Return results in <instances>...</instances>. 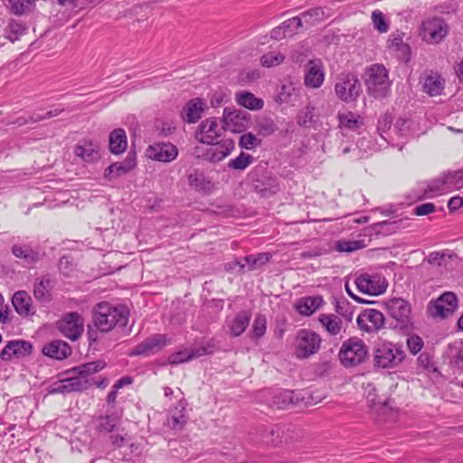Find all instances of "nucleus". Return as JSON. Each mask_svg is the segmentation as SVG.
<instances>
[{"mask_svg": "<svg viewBox=\"0 0 463 463\" xmlns=\"http://www.w3.org/2000/svg\"><path fill=\"white\" fill-rule=\"evenodd\" d=\"M128 312L123 307H114L108 302L97 305L93 321L100 332H109L117 325L125 326L128 322Z\"/></svg>", "mask_w": 463, "mask_h": 463, "instance_id": "f257e3e1", "label": "nucleus"}, {"mask_svg": "<svg viewBox=\"0 0 463 463\" xmlns=\"http://www.w3.org/2000/svg\"><path fill=\"white\" fill-rule=\"evenodd\" d=\"M365 85L367 91L375 99L386 97L390 91L391 80L388 71L383 65L373 64L365 72Z\"/></svg>", "mask_w": 463, "mask_h": 463, "instance_id": "f03ea898", "label": "nucleus"}, {"mask_svg": "<svg viewBox=\"0 0 463 463\" xmlns=\"http://www.w3.org/2000/svg\"><path fill=\"white\" fill-rule=\"evenodd\" d=\"M338 357L345 367H354L366 360L368 347L363 339L350 337L343 342Z\"/></svg>", "mask_w": 463, "mask_h": 463, "instance_id": "7ed1b4c3", "label": "nucleus"}, {"mask_svg": "<svg viewBox=\"0 0 463 463\" xmlns=\"http://www.w3.org/2000/svg\"><path fill=\"white\" fill-rule=\"evenodd\" d=\"M460 176L461 171L443 174L427 185L419 199L432 198L462 188L463 183L460 181Z\"/></svg>", "mask_w": 463, "mask_h": 463, "instance_id": "20e7f679", "label": "nucleus"}, {"mask_svg": "<svg viewBox=\"0 0 463 463\" xmlns=\"http://www.w3.org/2000/svg\"><path fill=\"white\" fill-rule=\"evenodd\" d=\"M334 90L340 100L349 103L357 100L362 91V86L354 74L341 73L336 77Z\"/></svg>", "mask_w": 463, "mask_h": 463, "instance_id": "39448f33", "label": "nucleus"}, {"mask_svg": "<svg viewBox=\"0 0 463 463\" xmlns=\"http://www.w3.org/2000/svg\"><path fill=\"white\" fill-rule=\"evenodd\" d=\"M404 359V352L401 346L391 342L379 344L374 350V364L380 368H395Z\"/></svg>", "mask_w": 463, "mask_h": 463, "instance_id": "423d86ee", "label": "nucleus"}, {"mask_svg": "<svg viewBox=\"0 0 463 463\" xmlns=\"http://www.w3.org/2000/svg\"><path fill=\"white\" fill-rule=\"evenodd\" d=\"M321 338L310 329L299 330L295 337V354L299 359H306L317 354L320 349Z\"/></svg>", "mask_w": 463, "mask_h": 463, "instance_id": "0eeeda50", "label": "nucleus"}, {"mask_svg": "<svg viewBox=\"0 0 463 463\" xmlns=\"http://www.w3.org/2000/svg\"><path fill=\"white\" fill-rule=\"evenodd\" d=\"M203 153L199 146H196L194 151V155L198 158H203L206 161L216 163L221 162L226 158L234 149L235 143L231 138H224L221 141H215L213 144H210Z\"/></svg>", "mask_w": 463, "mask_h": 463, "instance_id": "6e6552de", "label": "nucleus"}, {"mask_svg": "<svg viewBox=\"0 0 463 463\" xmlns=\"http://www.w3.org/2000/svg\"><path fill=\"white\" fill-rule=\"evenodd\" d=\"M354 284L361 293L370 296L383 294L387 288L385 279L380 274H361L355 279Z\"/></svg>", "mask_w": 463, "mask_h": 463, "instance_id": "1a4fd4ad", "label": "nucleus"}, {"mask_svg": "<svg viewBox=\"0 0 463 463\" xmlns=\"http://www.w3.org/2000/svg\"><path fill=\"white\" fill-rule=\"evenodd\" d=\"M356 323L361 331L373 334L378 332L384 326L385 318L381 311L367 308L358 315Z\"/></svg>", "mask_w": 463, "mask_h": 463, "instance_id": "9d476101", "label": "nucleus"}, {"mask_svg": "<svg viewBox=\"0 0 463 463\" xmlns=\"http://www.w3.org/2000/svg\"><path fill=\"white\" fill-rule=\"evenodd\" d=\"M458 307L457 296L450 291L444 292L435 301L430 302L429 312L433 317H447Z\"/></svg>", "mask_w": 463, "mask_h": 463, "instance_id": "9b49d317", "label": "nucleus"}, {"mask_svg": "<svg viewBox=\"0 0 463 463\" xmlns=\"http://www.w3.org/2000/svg\"><path fill=\"white\" fill-rule=\"evenodd\" d=\"M326 71L321 60H309L304 69V85L307 89H319L325 81Z\"/></svg>", "mask_w": 463, "mask_h": 463, "instance_id": "f8f14e48", "label": "nucleus"}, {"mask_svg": "<svg viewBox=\"0 0 463 463\" xmlns=\"http://www.w3.org/2000/svg\"><path fill=\"white\" fill-rule=\"evenodd\" d=\"M57 326L65 337L76 340L83 332L84 321L80 314L71 312L58 322Z\"/></svg>", "mask_w": 463, "mask_h": 463, "instance_id": "ddd939ff", "label": "nucleus"}, {"mask_svg": "<svg viewBox=\"0 0 463 463\" xmlns=\"http://www.w3.org/2000/svg\"><path fill=\"white\" fill-rule=\"evenodd\" d=\"M422 39L429 43H439L448 33V25L441 18L428 19L422 24Z\"/></svg>", "mask_w": 463, "mask_h": 463, "instance_id": "4468645a", "label": "nucleus"}, {"mask_svg": "<svg viewBox=\"0 0 463 463\" xmlns=\"http://www.w3.org/2000/svg\"><path fill=\"white\" fill-rule=\"evenodd\" d=\"M222 118L223 128L233 133L243 132L250 124V115L241 110H229L228 109H225Z\"/></svg>", "mask_w": 463, "mask_h": 463, "instance_id": "2eb2a0df", "label": "nucleus"}, {"mask_svg": "<svg viewBox=\"0 0 463 463\" xmlns=\"http://www.w3.org/2000/svg\"><path fill=\"white\" fill-rule=\"evenodd\" d=\"M178 148L169 142H159L150 145L146 149V156L154 161L170 163L178 156Z\"/></svg>", "mask_w": 463, "mask_h": 463, "instance_id": "dca6fc26", "label": "nucleus"}, {"mask_svg": "<svg viewBox=\"0 0 463 463\" xmlns=\"http://www.w3.org/2000/svg\"><path fill=\"white\" fill-rule=\"evenodd\" d=\"M387 312L391 317L398 322L401 327H405L410 323L411 306L402 298H391L385 303Z\"/></svg>", "mask_w": 463, "mask_h": 463, "instance_id": "f3484780", "label": "nucleus"}, {"mask_svg": "<svg viewBox=\"0 0 463 463\" xmlns=\"http://www.w3.org/2000/svg\"><path fill=\"white\" fill-rule=\"evenodd\" d=\"M168 343L166 335L156 334L138 344L129 354L149 356L161 351Z\"/></svg>", "mask_w": 463, "mask_h": 463, "instance_id": "a211bd4d", "label": "nucleus"}, {"mask_svg": "<svg viewBox=\"0 0 463 463\" xmlns=\"http://www.w3.org/2000/svg\"><path fill=\"white\" fill-rule=\"evenodd\" d=\"M222 135L217 118H210L202 121L195 132V138L203 144H213Z\"/></svg>", "mask_w": 463, "mask_h": 463, "instance_id": "6ab92c4d", "label": "nucleus"}, {"mask_svg": "<svg viewBox=\"0 0 463 463\" xmlns=\"http://www.w3.org/2000/svg\"><path fill=\"white\" fill-rule=\"evenodd\" d=\"M33 345L25 340L9 341L4 349L0 352V359L10 361L13 358H24L31 354Z\"/></svg>", "mask_w": 463, "mask_h": 463, "instance_id": "aec40b11", "label": "nucleus"}, {"mask_svg": "<svg viewBox=\"0 0 463 463\" xmlns=\"http://www.w3.org/2000/svg\"><path fill=\"white\" fill-rule=\"evenodd\" d=\"M338 128L343 135L349 132H358L364 126V118L353 111L338 112L337 114Z\"/></svg>", "mask_w": 463, "mask_h": 463, "instance_id": "412c9836", "label": "nucleus"}, {"mask_svg": "<svg viewBox=\"0 0 463 463\" xmlns=\"http://www.w3.org/2000/svg\"><path fill=\"white\" fill-rule=\"evenodd\" d=\"M250 312L242 310L235 317H227L225 325L228 328V333L234 337L241 335L250 324Z\"/></svg>", "mask_w": 463, "mask_h": 463, "instance_id": "4be33fe9", "label": "nucleus"}, {"mask_svg": "<svg viewBox=\"0 0 463 463\" xmlns=\"http://www.w3.org/2000/svg\"><path fill=\"white\" fill-rule=\"evenodd\" d=\"M88 387V382L83 381L80 377H71L63 379L55 383L52 389L51 393H65L85 390Z\"/></svg>", "mask_w": 463, "mask_h": 463, "instance_id": "5701e85b", "label": "nucleus"}, {"mask_svg": "<svg viewBox=\"0 0 463 463\" xmlns=\"http://www.w3.org/2000/svg\"><path fill=\"white\" fill-rule=\"evenodd\" d=\"M204 108L205 103L203 99H192L184 107L182 118L188 123H195L201 118Z\"/></svg>", "mask_w": 463, "mask_h": 463, "instance_id": "b1692460", "label": "nucleus"}, {"mask_svg": "<svg viewBox=\"0 0 463 463\" xmlns=\"http://www.w3.org/2000/svg\"><path fill=\"white\" fill-rule=\"evenodd\" d=\"M74 154L87 163L95 162L100 156L99 146L89 140L80 142L74 148Z\"/></svg>", "mask_w": 463, "mask_h": 463, "instance_id": "393cba45", "label": "nucleus"}, {"mask_svg": "<svg viewBox=\"0 0 463 463\" xmlns=\"http://www.w3.org/2000/svg\"><path fill=\"white\" fill-rule=\"evenodd\" d=\"M43 354L51 358L62 360L71 354V348L66 342L55 340L43 346Z\"/></svg>", "mask_w": 463, "mask_h": 463, "instance_id": "a878e982", "label": "nucleus"}, {"mask_svg": "<svg viewBox=\"0 0 463 463\" xmlns=\"http://www.w3.org/2000/svg\"><path fill=\"white\" fill-rule=\"evenodd\" d=\"M208 353L209 351L206 346L194 348L192 350L184 349L170 354L168 357V363L170 364H179L188 362L194 358L205 355Z\"/></svg>", "mask_w": 463, "mask_h": 463, "instance_id": "bb28decb", "label": "nucleus"}, {"mask_svg": "<svg viewBox=\"0 0 463 463\" xmlns=\"http://www.w3.org/2000/svg\"><path fill=\"white\" fill-rule=\"evenodd\" d=\"M270 394V392H269ZM298 398H295V392L289 390H276L271 393V399L268 401V404L278 409H286L288 405L293 404Z\"/></svg>", "mask_w": 463, "mask_h": 463, "instance_id": "cd10ccee", "label": "nucleus"}, {"mask_svg": "<svg viewBox=\"0 0 463 463\" xmlns=\"http://www.w3.org/2000/svg\"><path fill=\"white\" fill-rule=\"evenodd\" d=\"M445 80L436 72H430L423 80V91L430 96L441 95L444 90Z\"/></svg>", "mask_w": 463, "mask_h": 463, "instance_id": "c85d7f7f", "label": "nucleus"}, {"mask_svg": "<svg viewBox=\"0 0 463 463\" xmlns=\"http://www.w3.org/2000/svg\"><path fill=\"white\" fill-rule=\"evenodd\" d=\"M136 166V159L128 156L123 162L110 165L105 171V175L109 178H118L130 172Z\"/></svg>", "mask_w": 463, "mask_h": 463, "instance_id": "c756f323", "label": "nucleus"}, {"mask_svg": "<svg viewBox=\"0 0 463 463\" xmlns=\"http://www.w3.org/2000/svg\"><path fill=\"white\" fill-rule=\"evenodd\" d=\"M323 298L320 296L306 297L300 298L296 304L297 310L303 316H311L323 304Z\"/></svg>", "mask_w": 463, "mask_h": 463, "instance_id": "7c9ffc66", "label": "nucleus"}, {"mask_svg": "<svg viewBox=\"0 0 463 463\" xmlns=\"http://www.w3.org/2000/svg\"><path fill=\"white\" fill-rule=\"evenodd\" d=\"M301 89L291 81L285 82L281 85L278 93V100L280 103L294 104L300 97Z\"/></svg>", "mask_w": 463, "mask_h": 463, "instance_id": "2f4dec72", "label": "nucleus"}, {"mask_svg": "<svg viewBox=\"0 0 463 463\" xmlns=\"http://www.w3.org/2000/svg\"><path fill=\"white\" fill-rule=\"evenodd\" d=\"M236 102L250 110L261 109L264 106V101L257 98L254 94L249 91H240L235 95Z\"/></svg>", "mask_w": 463, "mask_h": 463, "instance_id": "473e14b6", "label": "nucleus"}, {"mask_svg": "<svg viewBox=\"0 0 463 463\" xmlns=\"http://www.w3.org/2000/svg\"><path fill=\"white\" fill-rule=\"evenodd\" d=\"M323 327L331 335H340L343 329L342 319L334 314H322L318 318Z\"/></svg>", "mask_w": 463, "mask_h": 463, "instance_id": "72a5a7b5", "label": "nucleus"}, {"mask_svg": "<svg viewBox=\"0 0 463 463\" xmlns=\"http://www.w3.org/2000/svg\"><path fill=\"white\" fill-rule=\"evenodd\" d=\"M128 146L127 135L124 129H114L109 135V149L111 153L118 155Z\"/></svg>", "mask_w": 463, "mask_h": 463, "instance_id": "f704fd0d", "label": "nucleus"}, {"mask_svg": "<svg viewBox=\"0 0 463 463\" xmlns=\"http://www.w3.org/2000/svg\"><path fill=\"white\" fill-rule=\"evenodd\" d=\"M317 118V109L313 103L308 102L304 108L299 109L296 120L299 127H308L316 122Z\"/></svg>", "mask_w": 463, "mask_h": 463, "instance_id": "c9c22d12", "label": "nucleus"}, {"mask_svg": "<svg viewBox=\"0 0 463 463\" xmlns=\"http://www.w3.org/2000/svg\"><path fill=\"white\" fill-rule=\"evenodd\" d=\"M329 14H326V11L322 7H314L307 11H305L300 14L298 19H301L302 27L304 24L306 26H313L317 23L324 21Z\"/></svg>", "mask_w": 463, "mask_h": 463, "instance_id": "e433bc0d", "label": "nucleus"}, {"mask_svg": "<svg viewBox=\"0 0 463 463\" xmlns=\"http://www.w3.org/2000/svg\"><path fill=\"white\" fill-rule=\"evenodd\" d=\"M188 183L196 191L203 192L204 194H210L214 189V184L206 179L202 173L197 171L189 175Z\"/></svg>", "mask_w": 463, "mask_h": 463, "instance_id": "4c0bfd02", "label": "nucleus"}, {"mask_svg": "<svg viewBox=\"0 0 463 463\" xmlns=\"http://www.w3.org/2000/svg\"><path fill=\"white\" fill-rule=\"evenodd\" d=\"M15 311L21 316H28L31 312L32 299L25 291H18L12 298Z\"/></svg>", "mask_w": 463, "mask_h": 463, "instance_id": "58836bf2", "label": "nucleus"}, {"mask_svg": "<svg viewBox=\"0 0 463 463\" xmlns=\"http://www.w3.org/2000/svg\"><path fill=\"white\" fill-rule=\"evenodd\" d=\"M53 281L49 277L40 279L34 284L33 295L40 301H47L51 297Z\"/></svg>", "mask_w": 463, "mask_h": 463, "instance_id": "ea45409f", "label": "nucleus"}, {"mask_svg": "<svg viewBox=\"0 0 463 463\" xmlns=\"http://www.w3.org/2000/svg\"><path fill=\"white\" fill-rule=\"evenodd\" d=\"M449 355L452 368L463 372V342H455L449 346Z\"/></svg>", "mask_w": 463, "mask_h": 463, "instance_id": "a19ab883", "label": "nucleus"}, {"mask_svg": "<svg viewBox=\"0 0 463 463\" xmlns=\"http://www.w3.org/2000/svg\"><path fill=\"white\" fill-rule=\"evenodd\" d=\"M105 367V363L103 361H94L83 364L78 366L75 370L78 371V375L76 377L82 378L83 381L88 380V376L102 370ZM90 383H88V385Z\"/></svg>", "mask_w": 463, "mask_h": 463, "instance_id": "79ce46f5", "label": "nucleus"}, {"mask_svg": "<svg viewBox=\"0 0 463 463\" xmlns=\"http://www.w3.org/2000/svg\"><path fill=\"white\" fill-rule=\"evenodd\" d=\"M269 260V255L268 253H260L258 255H250L244 258L243 263L240 262V267L241 269H255L261 265L268 262Z\"/></svg>", "mask_w": 463, "mask_h": 463, "instance_id": "37998d69", "label": "nucleus"}, {"mask_svg": "<svg viewBox=\"0 0 463 463\" xmlns=\"http://www.w3.org/2000/svg\"><path fill=\"white\" fill-rule=\"evenodd\" d=\"M12 251L15 257L24 260L29 264L39 259V253L27 245H14Z\"/></svg>", "mask_w": 463, "mask_h": 463, "instance_id": "c03bdc74", "label": "nucleus"}, {"mask_svg": "<svg viewBox=\"0 0 463 463\" xmlns=\"http://www.w3.org/2000/svg\"><path fill=\"white\" fill-rule=\"evenodd\" d=\"M26 30L27 27L23 22L12 20L5 28V36L14 43L24 34Z\"/></svg>", "mask_w": 463, "mask_h": 463, "instance_id": "a18cd8bd", "label": "nucleus"}, {"mask_svg": "<svg viewBox=\"0 0 463 463\" xmlns=\"http://www.w3.org/2000/svg\"><path fill=\"white\" fill-rule=\"evenodd\" d=\"M388 48L393 52H401L403 56H407L410 52L409 45L403 43L402 37L399 33L390 35Z\"/></svg>", "mask_w": 463, "mask_h": 463, "instance_id": "49530a36", "label": "nucleus"}, {"mask_svg": "<svg viewBox=\"0 0 463 463\" xmlns=\"http://www.w3.org/2000/svg\"><path fill=\"white\" fill-rule=\"evenodd\" d=\"M285 56L279 52H269L264 53L260 58V63L263 67L271 68L281 64Z\"/></svg>", "mask_w": 463, "mask_h": 463, "instance_id": "de8ad7c7", "label": "nucleus"}, {"mask_svg": "<svg viewBox=\"0 0 463 463\" xmlns=\"http://www.w3.org/2000/svg\"><path fill=\"white\" fill-rule=\"evenodd\" d=\"M364 246L361 241L340 240L335 242V249L339 252H353L364 248Z\"/></svg>", "mask_w": 463, "mask_h": 463, "instance_id": "09e8293b", "label": "nucleus"}, {"mask_svg": "<svg viewBox=\"0 0 463 463\" xmlns=\"http://www.w3.org/2000/svg\"><path fill=\"white\" fill-rule=\"evenodd\" d=\"M253 162V156L241 152L237 157L230 160L228 166L235 170H244Z\"/></svg>", "mask_w": 463, "mask_h": 463, "instance_id": "8fccbe9b", "label": "nucleus"}, {"mask_svg": "<svg viewBox=\"0 0 463 463\" xmlns=\"http://www.w3.org/2000/svg\"><path fill=\"white\" fill-rule=\"evenodd\" d=\"M33 0H10L9 5L12 12L15 14H24L33 6Z\"/></svg>", "mask_w": 463, "mask_h": 463, "instance_id": "3c124183", "label": "nucleus"}, {"mask_svg": "<svg viewBox=\"0 0 463 463\" xmlns=\"http://www.w3.org/2000/svg\"><path fill=\"white\" fill-rule=\"evenodd\" d=\"M372 22L373 27L379 33H386L389 30V24L387 23L383 14L380 10H374L372 13Z\"/></svg>", "mask_w": 463, "mask_h": 463, "instance_id": "603ef678", "label": "nucleus"}, {"mask_svg": "<svg viewBox=\"0 0 463 463\" xmlns=\"http://www.w3.org/2000/svg\"><path fill=\"white\" fill-rule=\"evenodd\" d=\"M267 319L264 315H258L252 325V335L256 338L263 336L266 333Z\"/></svg>", "mask_w": 463, "mask_h": 463, "instance_id": "864d4df0", "label": "nucleus"}, {"mask_svg": "<svg viewBox=\"0 0 463 463\" xmlns=\"http://www.w3.org/2000/svg\"><path fill=\"white\" fill-rule=\"evenodd\" d=\"M260 144V140L252 133L242 134L239 140V146L244 149H252Z\"/></svg>", "mask_w": 463, "mask_h": 463, "instance_id": "5fc2aeb1", "label": "nucleus"}, {"mask_svg": "<svg viewBox=\"0 0 463 463\" xmlns=\"http://www.w3.org/2000/svg\"><path fill=\"white\" fill-rule=\"evenodd\" d=\"M280 25L287 36H291L302 27V22L301 19H298V16H295L284 21Z\"/></svg>", "mask_w": 463, "mask_h": 463, "instance_id": "6e6d98bb", "label": "nucleus"}, {"mask_svg": "<svg viewBox=\"0 0 463 463\" xmlns=\"http://www.w3.org/2000/svg\"><path fill=\"white\" fill-rule=\"evenodd\" d=\"M392 123V118L389 114L383 115L379 120L377 125V130L380 134V136L384 139L387 140L388 137L385 136L387 132L391 129Z\"/></svg>", "mask_w": 463, "mask_h": 463, "instance_id": "4d7b16f0", "label": "nucleus"}, {"mask_svg": "<svg viewBox=\"0 0 463 463\" xmlns=\"http://www.w3.org/2000/svg\"><path fill=\"white\" fill-rule=\"evenodd\" d=\"M367 389H368V391H367V394H366V401H367L368 405L371 408L378 409L381 406L386 405V402H381L378 399L377 394H376V390L373 385L368 384Z\"/></svg>", "mask_w": 463, "mask_h": 463, "instance_id": "13d9d810", "label": "nucleus"}, {"mask_svg": "<svg viewBox=\"0 0 463 463\" xmlns=\"http://www.w3.org/2000/svg\"><path fill=\"white\" fill-rule=\"evenodd\" d=\"M335 310L345 320L351 321L353 319L354 308L347 301L338 302Z\"/></svg>", "mask_w": 463, "mask_h": 463, "instance_id": "bf43d9fd", "label": "nucleus"}, {"mask_svg": "<svg viewBox=\"0 0 463 463\" xmlns=\"http://www.w3.org/2000/svg\"><path fill=\"white\" fill-rule=\"evenodd\" d=\"M229 100V94L225 90L219 89L215 90L211 97V105L213 107H219L222 103H226Z\"/></svg>", "mask_w": 463, "mask_h": 463, "instance_id": "052dcab7", "label": "nucleus"}, {"mask_svg": "<svg viewBox=\"0 0 463 463\" xmlns=\"http://www.w3.org/2000/svg\"><path fill=\"white\" fill-rule=\"evenodd\" d=\"M407 346H408L409 351L412 354H416L422 349L423 341L420 336H418L416 335H410L407 338Z\"/></svg>", "mask_w": 463, "mask_h": 463, "instance_id": "680f3d73", "label": "nucleus"}, {"mask_svg": "<svg viewBox=\"0 0 463 463\" xmlns=\"http://www.w3.org/2000/svg\"><path fill=\"white\" fill-rule=\"evenodd\" d=\"M120 416L121 415L113 414L102 418L100 423L101 428L107 431H112L118 424Z\"/></svg>", "mask_w": 463, "mask_h": 463, "instance_id": "e2e57ef3", "label": "nucleus"}, {"mask_svg": "<svg viewBox=\"0 0 463 463\" xmlns=\"http://www.w3.org/2000/svg\"><path fill=\"white\" fill-rule=\"evenodd\" d=\"M178 407H180V411L178 415L173 414L172 415V426L173 428H178L181 427L185 420L184 415V411L185 410V402L180 399Z\"/></svg>", "mask_w": 463, "mask_h": 463, "instance_id": "0e129e2a", "label": "nucleus"}, {"mask_svg": "<svg viewBox=\"0 0 463 463\" xmlns=\"http://www.w3.org/2000/svg\"><path fill=\"white\" fill-rule=\"evenodd\" d=\"M276 130V126L271 119H265L258 126V131L263 136H269Z\"/></svg>", "mask_w": 463, "mask_h": 463, "instance_id": "69168bd1", "label": "nucleus"}, {"mask_svg": "<svg viewBox=\"0 0 463 463\" xmlns=\"http://www.w3.org/2000/svg\"><path fill=\"white\" fill-rule=\"evenodd\" d=\"M61 111H62V109H52V110H49L48 112H46L43 116L37 115L35 117L34 116L30 118V120L24 119L22 122H19V125H24L28 122H37V121H41V120H43L46 118H51L60 115Z\"/></svg>", "mask_w": 463, "mask_h": 463, "instance_id": "338daca9", "label": "nucleus"}, {"mask_svg": "<svg viewBox=\"0 0 463 463\" xmlns=\"http://www.w3.org/2000/svg\"><path fill=\"white\" fill-rule=\"evenodd\" d=\"M435 211V205L432 203H426L416 206L413 210L418 216L430 214Z\"/></svg>", "mask_w": 463, "mask_h": 463, "instance_id": "774afa93", "label": "nucleus"}]
</instances>
